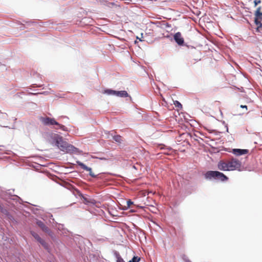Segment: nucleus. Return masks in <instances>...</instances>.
Here are the masks:
<instances>
[{
	"label": "nucleus",
	"mask_w": 262,
	"mask_h": 262,
	"mask_svg": "<svg viewBox=\"0 0 262 262\" xmlns=\"http://www.w3.org/2000/svg\"><path fill=\"white\" fill-rule=\"evenodd\" d=\"M44 138L51 144L55 145L61 150L67 152L76 153L78 149L64 141L62 137L52 132H47L43 134Z\"/></svg>",
	"instance_id": "f257e3e1"
},
{
	"label": "nucleus",
	"mask_w": 262,
	"mask_h": 262,
	"mask_svg": "<svg viewBox=\"0 0 262 262\" xmlns=\"http://www.w3.org/2000/svg\"><path fill=\"white\" fill-rule=\"evenodd\" d=\"M205 178L207 180L225 181L228 178L222 172L218 171H208L205 174Z\"/></svg>",
	"instance_id": "f03ea898"
},
{
	"label": "nucleus",
	"mask_w": 262,
	"mask_h": 262,
	"mask_svg": "<svg viewBox=\"0 0 262 262\" xmlns=\"http://www.w3.org/2000/svg\"><path fill=\"white\" fill-rule=\"evenodd\" d=\"M40 120L45 125H56V127H53L55 129H61L63 131L67 130V128L65 126L59 124L54 118L48 117H41Z\"/></svg>",
	"instance_id": "7ed1b4c3"
},
{
	"label": "nucleus",
	"mask_w": 262,
	"mask_h": 262,
	"mask_svg": "<svg viewBox=\"0 0 262 262\" xmlns=\"http://www.w3.org/2000/svg\"><path fill=\"white\" fill-rule=\"evenodd\" d=\"M227 163L229 171L239 168L241 166V162L235 159H232L230 161L227 162Z\"/></svg>",
	"instance_id": "20e7f679"
},
{
	"label": "nucleus",
	"mask_w": 262,
	"mask_h": 262,
	"mask_svg": "<svg viewBox=\"0 0 262 262\" xmlns=\"http://www.w3.org/2000/svg\"><path fill=\"white\" fill-rule=\"evenodd\" d=\"M37 225L41 229V230L43 231L48 233V235H50L51 237H53V232L50 230V229L47 226H46L45 225V224L42 221H38L37 222Z\"/></svg>",
	"instance_id": "39448f33"
},
{
	"label": "nucleus",
	"mask_w": 262,
	"mask_h": 262,
	"mask_svg": "<svg viewBox=\"0 0 262 262\" xmlns=\"http://www.w3.org/2000/svg\"><path fill=\"white\" fill-rule=\"evenodd\" d=\"M76 162H77V164L79 166H80L81 168H82L83 169H84L86 171H89V174L91 177H92V178L97 177V175L95 174L92 172V168L91 167L87 166L86 165H85V164H84L83 163L81 162L80 161H77Z\"/></svg>",
	"instance_id": "423d86ee"
},
{
	"label": "nucleus",
	"mask_w": 262,
	"mask_h": 262,
	"mask_svg": "<svg viewBox=\"0 0 262 262\" xmlns=\"http://www.w3.org/2000/svg\"><path fill=\"white\" fill-rule=\"evenodd\" d=\"M173 38L175 41L180 46H182L184 44V40L183 38L182 37L181 34L180 32L176 33L174 36Z\"/></svg>",
	"instance_id": "0eeeda50"
},
{
	"label": "nucleus",
	"mask_w": 262,
	"mask_h": 262,
	"mask_svg": "<svg viewBox=\"0 0 262 262\" xmlns=\"http://www.w3.org/2000/svg\"><path fill=\"white\" fill-rule=\"evenodd\" d=\"M262 17H254V23L257 26L256 31L261 32L262 30Z\"/></svg>",
	"instance_id": "6e6552de"
},
{
	"label": "nucleus",
	"mask_w": 262,
	"mask_h": 262,
	"mask_svg": "<svg viewBox=\"0 0 262 262\" xmlns=\"http://www.w3.org/2000/svg\"><path fill=\"white\" fill-rule=\"evenodd\" d=\"M248 152L249 150L248 149H242L238 148H234L232 149V153L237 156L247 154L248 153Z\"/></svg>",
	"instance_id": "1a4fd4ad"
},
{
	"label": "nucleus",
	"mask_w": 262,
	"mask_h": 262,
	"mask_svg": "<svg viewBox=\"0 0 262 262\" xmlns=\"http://www.w3.org/2000/svg\"><path fill=\"white\" fill-rule=\"evenodd\" d=\"M218 168L220 170L229 171L227 163L223 161H221L217 164Z\"/></svg>",
	"instance_id": "9d476101"
},
{
	"label": "nucleus",
	"mask_w": 262,
	"mask_h": 262,
	"mask_svg": "<svg viewBox=\"0 0 262 262\" xmlns=\"http://www.w3.org/2000/svg\"><path fill=\"white\" fill-rule=\"evenodd\" d=\"M8 119V115L6 113H0V126L4 127H8L4 124V121Z\"/></svg>",
	"instance_id": "9b49d317"
},
{
	"label": "nucleus",
	"mask_w": 262,
	"mask_h": 262,
	"mask_svg": "<svg viewBox=\"0 0 262 262\" xmlns=\"http://www.w3.org/2000/svg\"><path fill=\"white\" fill-rule=\"evenodd\" d=\"M116 96L120 97H127L129 96L127 92L126 91H117Z\"/></svg>",
	"instance_id": "f8f14e48"
},
{
	"label": "nucleus",
	"mask_w": 262,
	"mask_h": 262,
	"mask_svg": "<svg viewBox=\"0 0 262 262\" xmlns=\"http://www.w3.org/2000/svg\"><path fill=\"white\" fill-rule=\"evenodd\" d=\"M43 247V248L46 249L47 250L49 251V246L47 243L46 242L45 240L41 238L40 240H39L38 242Z\"/></svg>",
	"instance_id": "ddd939ff"
},
{
	"label": "nucleus",
	"mask_w": 262,
	"mask_h": 262,
	"mask_svg": "<svg viewBox=\"0 0 262 262\" xmlns=\"http://www.w3.org/2000/svg\"><path fill=\"white\" fill-rule=\"evenodd\" d=\"M117 91L113 90L111 89H107L105 90L104 92V94H106L108 95H116Z\"/></svg>",
	"instance_id": "4468645a"
},
{
	"label": "nucleus",
	"mask_w": 262,
	"mask_h": 262,
	"mask_svg": "<svg viewBox=\"0 0 262 262\" xmlns=\"http://www.w3.org/2000/svg\"><path fill=\"white\" fill-rule=\"evenodd\" d=\"M31 234L37 242L41 238L37 233L34 231H31Z\"/></svg>",
	"instance_id": "2eb2a0df"
},
{
	"label": "nucleus",
	"mask_w": 262,
	"mask_h": 262,
	"mask_svg": "<svg viewBox=\"0 0 262 262\" xmlns=\"http://www.w3.org/2000/svg\"><path fill=\"white\" fill-rule=\"evenodd\" d=\"M113 139L118 143H121L122 141V137L119 135L114 136Z\"/></svg>",
	"instance_id": "dca6fc26"
},
{
	"label": "nucleus",
	"mask_w": 262,
	"mask_h": 262,
	"mask_svg": "<svg viewBox=\"0 0 262 262\" xmlns=\"http://www.w3.org/2000/svg\"><path fill=\"white\" fill-rule=\"evenodd\" d=\"M115 255L117 258V262H125L123 258L120 256L118 252H115Z\"/></svg>",
	"instance_id": "f3484780"
},
{
	"label": "nucleus",
	"mask_w": 262,
	"mask_h": 262,
	"mask_svg": "<svg viewBox=\"0 0 262 262\" xmlns=\"http://www.w3.org/2000/svg\"><path fill=\"white\" fill-rule=\"evenodd\" d=\"M260 7H258L255 13V16H262V12H260Z\"/></svg>",
	"instance_id": "a211bd4d"
},
{
	"label": "nucleus",
	"mask_w": 262,
	"mask_h": 262,
	"mask_svg": "<svg viewBox=\"0 0 262 262\" xmlns=\"http://www.w3.org/2000/svg\"><path fill=\"white\" fill-rule=\"evenodd\" d=\"M140 260V257L138 256H134L131 260L128 261V262H139Z\"/></svg>",
	"instance_id": "6ab92c4d"
},
{
	"label": "nucleus",
	"mask_w": 262,
	"mask_h": 262,
	"mask_svg": "<svg viewBox=\"0 0 262 262\" xmlns=\"http://www.w3.org/2000/svg\"><path fill=\"white\" fill-rule=\"evenodd\" d=\"M182 258L184 262H191L188 258V257L185 255H183L182 256Z\"/></svg>",
	"instance_id": "aec40b11"
},
{
	"label": "nucleus",
	"mask_w": 262,
	"mask_h": 262,
	"mask_svg": "<svg viewBox=\"0 0 262 262\" xmlns=\"http://www.w3.org/2000/svg\"><path fill=\"white\" fill-rule=\"evenodd\" d=\"M174 104H175V106L178 108H182V104H181L180 102H179V101H176L175 103H174Z\"/></svg>",
	"instance_id": "412c9836"
},
{
	"label": "nucleus",
	"mask_w": 262,
	"mask_h": 262,
	"mask_svg": "<svg viewBox=\"0 0 262 262\" xmlns=\"http://www.w3.org/2000/svg\"><path fill=\"white\" fill-rule=\"evenodd\" d=\"M89 203H90V204L95 205L96 203V201L94 199H90Z\"/></svg>",
	"instance_id": "4be33fe9"
},
{
	"label": "nucleus",
	"mask_w": 262,
	"mask_h": 262,
	"mask_svg": "<svg viewBox=\"0 0 262 262\" xmlns=\"http://www.w3.org/2000/svg\"><path fill=\"white\" fill-rule=\"evenodd\" d=\"M133 204V202L131 200H128L127 201V207H129L131 205Z\"/></svg>",
	"instance_id": "5701e85b"
},
{
	"label": "nucleus",
	"mask_w": 262,
	"mask_h": 262,
	"mask_svg": "<svg viewBox=\"0 0 262 262\" xmlns=\"http://www.w3.org/2000/svg\"><path fill=\"white\" fill-rule=\"evenodd\" d=\"M254 5H255V6H257L258 4H259L260 3V0H255L254 1Z\"/></svg>",
	"instance_id": "b1692460"
},
{
	"label": "nucleus",
	"mask_w": 262,
	"mask_h": 262,
	"mask_svg": "<svg viewBox=\"0 0 262 262\" xmlns=\"http://www.w3.org/2000/svg\"><path fill=\"white\" fill-rule=\"evenodd\" d=\"M201 18H202V17H200V18L198 17H193V20L196 22L198 19L200 21Z\"/></svg>",
	"instance_id": "393cba45"
},
{
	"label": "nucleus",
	"mask_w": 262,
	"mask_h": 262,
	"mask_svg": "<svg viewBox=\"0 0 262 262\" xmlns=\"http://www.w3.org/2000/svg\"><path fill=\"white\" fill-rule=\"evenodd\" d=\"M39 93H30L31 95H37ZM41 94H47V92H43L42 93H40Z\"/></svg>",
	"instance_id": "a878e982"
},
{
	"label": "nucleus",
	"mask_w": 262,
	"mask_h": 262,
	"mask_svg": "<svg viewBox=\"0 0 262 262\" xmlns=\"http://www.w3.org/2000/svg\"><path fill=\"white\" fill-rule=\"evenodd\" d=\"M240 107L243 108H246L247 110V106L246 105H241Z\"/></svg>",
	"instance_id": "bb28decb"
},
{
	"label": "nucleus",
	"mask_w": 262,
	"mask_h": 262,
	"mask_svg": "<svg viewBox=\"0 0 262 262\" xmlns=\"http://www.w3.org/2000/svg\"><path fill=\"white\" fill-rule=\"evenodd\" d=\"M84 201L85 202V203L88 204H90V203H89V202L90 201V199H84Z\"/></svg>",
	"instance_id": "cd10ccee"
},
{
	"label": "nucleus",
	"mask_w": 262,
	"mask_h": 262,
	"mask_svg": "<svg viewBox=\"0 0 262 262\" xmlns=\"http://www.w3.org/2000/svg\"><path fill=\"white\" fill-rule=\"evenodd\" d=\"M13 197L14 198H13V200L20 199V198L17 195H14Z\"/></svg>",
	"instance_id": "c85d7f7f"
},
{
	"label": "nucleus",
	"mask_w": 262,
	"mask_h": 262,
	"mask_svg": "<svg viewBox=\"0 0 262 262\" xmlns=\"http://www.w3.org/2000/svg\"><path fill=\"white\" fill-rule=\"evenodd\" d=\"M137 39H139L141 41H142V40L140 38H139L138 37H137Z\"/></svg>",
	"instance_id": "c756f323"
},
{
	"label": "nucleus",
	"mask_w": 262,
	"mask_h": 262,
	"mask_svg": "<svg viewBox=\"0 0 262 262\" xmlns=\"http://www.w3.org/2000/svg\"><path fill=\"white\" fill-rule=\"evenodd\" d=\"M157 18H159V19H161L162 17H157Z\"/></svg>",
	"instance_id": "7c9ffc66"
},
{
	"label": "nucleus",
	"mask_w": 262,
	"mask_h": 262,
	"mask_svg": "<svg viewBox=\"0 0 262 262\" xmlns=\"http://www.w3.org/2000/svg\"><path fill=\"white\" fill-rule=\"evenodd\" d=\"M135 43H137V41L135 40Z\"/></svg>",
	"instance_id": "2f4dec72"
}]
</instances>
